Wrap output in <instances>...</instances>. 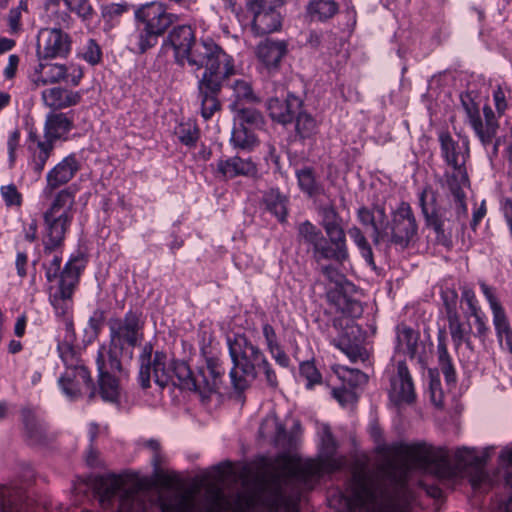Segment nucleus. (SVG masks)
I'll return each mask as SVG.
<instances>
[{"mask_svg": "<svg viewBox=\"0 0 512 512\" xmlns=\"http://www.w3.org/2000/svg\"><path fill=\"white\" fill-rule=\"evenodd\" d=\"M344 463V458L336 456V442L325 426L316 459L279 455L267 465L254 491L240 493L234 499H228L219 487L210 486L204 512H248L258 506L276 512L286 505L285 490L289 485L311 487L320 477L340 469ZM194 504L193 494L185 492L161 499L160 507L162 512H192Z\"/></svg>", "mask_w": 512, "mask_h": 512, "instance_id": "obj_1", "label": "nucleus"}, {"mask_svg": "<svg viewBox=\"0 0 512 512\" xmlns=\"http://www.w3.org/2000/svg\"><path fill=\"white\" fill-rule=\"evenodd\" d=\"M377 451L387 459L378 469L376 480L364 473L354 475L351 505L367 512H409L410 492L406 486L412 469H424L439 478H450L454 471L448 451L426 442L385 444L378 431L373 433Z\"/></svg>", "mask_w": 512, "mask_h": 512, "instance_id": "obj_2", "label": "nucleus"}, {"mask_svg": "<svg viewBox=\"0 0 512 512\" xmlns=\"http://www.w3.org/2000/svg\"><path fill=\"white\" fill-rule=\"evenodd\" d=\"M139 382L143 389L151 387V380L161 388L173 383L181 389L193 391L199 395L202 402L210 400L218 391L221 372L218 365L209 360L206 367L193 374L183 361H171L160 351L153 354L151 343L143 346L139 357Z\"/></svg>", "mask_w": 512, "mask_h": 512, "instance_id": "obj_3", "label": "nucleus"}, {"mask_svg": "<svg viewBox=\"0 0 512 512\" xmlns=\"http://www.w3.org/2000/svg\"><path fill=\"white\" fill-rule=\"evenodd\" d=\"M185 65L194 71L204 69L197 82L201 115L210 119L221 109L219 94L223 83L235 73L233 58L210 38L201 39L185 58Z\"/></svg>", "mask_w": 512, "mask_h": 512, "instance_id": "obj_4", "label": "nucleus"}, {"mask_svg": "<svg viewBox=\"0 0 512 512\" xmlns=\"http://www.w3.org/2000/svg\"><path fill=\"white\" fill-rule=\"evenodd\" d=\"M75 194L70 188L58 191L43 211L45 253L60 248L74 218Z\"/></svg>", "mask_w": 512, "mask_h": 512, "instance_id": "obj_5", "label": "nucleus"}, {"mask_svg": "<svg viewBox=\"0 0 512 512\" xmlns=\"http://www.w3.org/2000/svg\"><path fill=\"white\" fill-rule=\"evenodd\" d=\"M228 347L234 367L230 377L235 389L242 391L259 375V365L266 358L263 351L244 334L228 339Z\"/></svg>", "mask_w": 512, "mask_h": 512, "instance_id": "obj_6", "label": "nucleus"}, {"mask_svg": "<svg viewBox=\"0 0 512 512\" xmlns=\"http://www.w3.org/2000/svg\"><path fill=\"white\" fill-rule=\"evenodd\" d=\"M136 22V46L139 53L154 47L158 38L177 20L176 15L167 12L160 2H149L139 6L134 12Z\"/></svg>", "mask_w": 512, "mask_h": 512, "instance_id": "obj_7", "label": "nucleus"}, {"mask_svg": "<svg viewBox=\"0 0 512 512\" xmlns=\"http://www.w3.org/2000/svg\"><path fill=\"white\" fill-rule=\"evenodd\" d=\"M61 262V257L54 255L51 261L45 264V270L49 282L58 281L51 294V303L58 314L64 315L85 265L82 258L75 257L69 260L61 271Z\"/></svg>", "mask_w": 512, "mask_h": 512, "instance_id": "obj_8", "label": "nucleus"}, {"mask_svg": "<svg viewBox=\"0 0 512 512\" xmlns=\"http://www.w3.org/2000/svg\"><path fill=\"white\" fill-rule=\"evenodd\" d=\"M98 489L103 504L116 494H120L118 512H144L146 509V491L138 483H130L121 475L102 477Z\"/></svg>", "mask_w": 512, "mask_h": 512, "instance_id": "obj_9", "label": "nucleus"}, {"mask_svg": "<svg viewBox=\"0 0 512 512\" xmlns=\"http://www.w3.org/2000/svg\"><path fill=\"white\" fill-rule=\"evenodd\" d=\"M419 202L426 224L434 230L437 242L449 247L452 244V232L455 222L452 218V213L446 208L437 205L436 194L430 187L423 189Z\"/></svg>", "mask_w": 512, "mask_h": 512, "instance_id": "obj_10", "label": "nucleus"}, {"mask_svg": "<svg viewBox=\"0 0 512 512\" xmlns=\"http://www.w3.org/2000/svg\"><path fill=\"white\" fill-rule=\"evenodd\" d=\"M462 106L465 110L467 119L475 131L477 137L485 147L491 146L489 152L490 158L498 154L500 139L496 138L499 123L495 118V114L490 106L483 107L485 122L482 121L478 105L469 97L462 98Z\"/></svg>", "mask_w": 512, "mask_h": 512, "instance_id": "obj_11", "label": "nucleus"}, {"mask_svg": "<svg viewBox=\"0 0 512 512\" xmlns=\"http://www.w3.org/2000/svg\"><path fill=\"white\" fill-rule=\"evenodd\" d=\"M144 320L141 313L128 311L123 318L109 320L110 344L115 349L133 348L143 339Z\"/></svg>", "mask_w": 512, "mask_h": 512, "instance_id": "obj_12", "label": "nucleus"}, {"mask_svg": "<svg viewBox=\"0 0 512 512\" xmlns=\"http://www.w3.org/2000/svg\"><path fill=\"white\" fill-rule=\"evenodd\" d=\"M390 243L401 249H405L417 236L418 224L411 206L407 202H401L391 214Z\"/></svg>", "mask_w": 512, "mask_h": 512, "instance_id": "obj_13", "label": "nucleus"}, {"mask_svg": "<svg viewBox=\"0 0 512 512\" xmlns=\"http://www.w3.org/2000/svg\"><path fill=\"white\" fill-rule=\"evenodd\" d=\"M82 77V69L74 64L66 66L58 63H39L30 75V80L34 88L62 81L77 86Z\"/></svg>", "mask_w": 512, "mask_h": 512, "instance_id": "obj_14", "label": "nucleus"}, {"mask_svg": "<svg viewBox=\"0 0 512 512\" xmlns=\"http://www.w3.org/2000/svg\"><path fill=\"white\" fill-rule=\"evenodd\" d=\"M441 154L446 163L453 168V172L447 175L448 181L468 183L465 162L468 157V144L465 141L455 140L448 132L439 134Z\"/></svg>", "mask_w": 512, "mask_h": 512, "instance_id": "obj_15", "label": "nucleus"}, {"mask_svg": "<svg viewBox=\"0 0 512 512\" xmlns=\"http://www.w3.org/2000/svg\"><path fill=\"white\" fill-rule=\"evenodd\" d=\"M283 0H253L250 10L253 13L252 30L256 35H265L281 27V15L278 9Z\"/></svg>", "mask_w": 512, "mask_h": 512, "instance_id": "obj_16", "label": "nucleus"}, {"mask_svg": "<svg viewBox=\"0 0 512 512\" xmlns=\"http://www.w3.org/2000/svg\"><path fill=\"white\" fill-rule=\"evenodd\" d=\"M71 48V40L67 33L58 28H42L37 36V56L40 59H51L66 56Z\"/></svg>", "mask_w": 512, "mask_h": 512, "instance_id": "obj_17", "label": "nucleus"}, {"mask_svg": "<svg viewBox=\"0 0 512 512\" xmlns=\"http://www.w3.org/2000/svg\"><path fill=\"white\" fill-rule=\"evenodd\" d=\"M59 385L63 393L71 400L79 398L84 393H88L90 399L95 396V387L85 366L65 370L59 378Z\"/></svg>", "mask_w": 512, "mask_h": 512, "instance_id": "obj_18", "label": "nucleus"}, {"mask_svg": "<svg viewBox=\"0 0 512 512\" xmlns=\"http://www.w3.org/2000/svg\"><path fill=\"white\" fill-rule=\"evenodd\" d=\"M80 169V164L74 155H69L55 165L46 176V186L43 194L48 197L59 187L67 184Z\"/></svg>", "mask_w": 512, "mask_h": 512, "instance_id": "obj_19", "label": "nucleus"}, {"mask_svg": "<svg viewBox=\"0 0 512 512\" xmlns=\"http://www.w3.org/2000/svg\"><path fill=\"white\" fill-rule=\"evenodd\" d=\"M327 297L336 310L343 314V317L334 320L333 325L336 329H345L346 321H352L353 318H358L363 313L362 304L355 299H352L345 294L341 289H334L327 293Z\"/></svg>", "mask_w": 512, "mask_h": 512, "instance_id": "obj_20", "label": "nucleus"}, {"mask_svg": "<svg viewBox=\"0 0 512 512\" xmlns=\"http://www.w3.org/2000/svg\"><path fill=\"white\" fill-rule=\"evenodd\" d=\"M390 399L395 404H410L415 399V389L411 374L404 362H399L397 372L391 377Z\"/></svg>", "mask_w": 512, "mask_h": 512, "instance_id": "obj_21", "label": "nucleus"}, {"mask_svg": "<svg viewBox=\"0 0 512 512\" xmlns=\"http://www.w3.org/2000/svg\"><path fill=\"white\" fill-rule=\"evenodd\" d=\"M167 42L173 48L175 62L184 67L185 58L197 43L195 33L189 25L174 27L168 34Z\"/></svg>", "mask_w": 512, "mask_h": 512, "instance_id": "obj_22", "label": "nucleus"}, {"mask_svg": "<svg viewBox=\"0 0 512 512\" xmlns=\"http://www.w3.org/2000/svg\"><path fill=\"white\" fill-rule=\"evenodd\" d=\"M301 106V99L290 93H287L283 98L272 97L267 102V109L271 118L282 124L292 122Z\"/></svg>", "mask_w": 512, "mask_h": 512, "instance_id": "obj_23", "label": "nucleus"}, {"mask_svg": "<svg viewBox=\"0 0 512 512\" xmlns=\"http://www.w3.org/2000/svg\"><path fill=\"white\" fill-rule=\"evenodd\" d=\"M81 94L61 86L46 88L41 92V100L45 107L57 111L75 106L81 101Z\"/></svg>", "mask_w": 512, "mask_h": 512, "instance_id": "obj_24", "label": "nucleus"}, {"mask_svg": "<svg viewBox=\"0 0 512 512\" xmlns=\"http://www.w3.org/2000/svg\"><path fill=\"white\" fill-rule=\"evenodd\" d=\"M298 235L301 240L312 246L313 258L316 262L330 260L331 251L328 247V240L324 237L321 230L309 221H305L298 226Z\"/></svg>", "mask_w": 512, "mask_h": 512, "instance_id": "obj_25", "label": "nucleus"}, {"mask_svg": "<svg viewBox=\"0 0 512 512\" xmlns=\"http://www.w3.org/2000/svg\"><path fill=\"white\" fill-rule=\"evenodd\" d=\"M326 235L328 236V247L331 251L329 254L330 260L338 263H343L349 257L346 235L342 226V219L329 223L323 226Z\"/></svg>", "mask_w": 512, "mask_h": 512, "instance_id": "obj_26", "label": "nucleus"}, {"mask_svg": "<svg viewBox=\"0 0 512 512\" xmlns=\"http://www.w3.org/2000/svg\"><path fill=\"white\" fill-rule=\"evenodd\" d=\"M28 141V151L30 152L29 164L33 171L40 175L54 149V143L45 138L41 139L33 131H30Z\"/></svg>", "mask_w": 512, "mask_h": 512, "instance_id": "obj_27", "label": "nucleus"}, {"mask_svg": "<svg viewBox=\"0 0 512 512\" xmlns=\"http://www.w3.org/2000/svg\"><path fill=\"white\" fill-rule=\"evenodd\" d=\"M287 53V44L284 41L265 39L256 48L257 59L268 69H278L281 60Z\"/></svg>", "mask_w": 512, "mask_h": 512, "instance_id": "obj_28", "label": "nucleus"}, {"mask_svg": "<svg viewBox=\"0 0 512 512\" xmlns=\"http://www.w3.org/2000/svg\"><path fill=\"white\" fill-rule=\"evenodd\" d=\"M360 329L352 321H346L345 329L340 332V336L336 346L342 350L351 361H365L366 351L356 342V334Z\"/></svg>", "mask_w": 512, "mask_h": 512, "instance_id": "obj_29", "label": "nucleus"}, {"mask_svg": "<svg viewBox=\"0 0 512 512\" xmlns=\"http://www.w3.org/2000/svg\"><path fill=\"white\" fill-rule=\"evenodd\" d=\"M217 173L224 179L251 176L256 173V166L250 159L234 156L228 159H220L217 162Z\"/></svg>", "mask_w": 512, "mask_h": 512, "instance_id": "obj_30", "label": "nucleus"}, {"mask_svg": "<svg viewBox=\"0 0 512 512\" xmlns=\"http://www.w3.org/2000/svg\"><path fill=\"white\" fill-rule=\"evenodd\" d=\"M72 126L73 122L67 114L51 112L45 120L44 138L54 143L57 139L68 133Z\"/></svg>", "mask_w": 512, "mask_h": 512, "instance_id": "obj_31", "label": "nucleus"}, {"mask_svg": "<svg viewBox=\"0 0 512 512\" xmlns=\"http://www.w3.org/2000/svg\"><path fill=\"white\" fill-rule=\"evenodd\" d=\"M396 350L399 353L414 358L419 350V333L405 324L396 328Z\"/></svg>", "mask_w": 512, "mask_h": 512, "instance_id": "obj_32", "label": "nucleus"}, {"mask_svg": "<svg viewBox=\"0 0 512 512\" xmlns=\"http://www.w3.org/2000/svg\"><path fill=\"white\" fill-rule=\"evenodd\" d=\"M259 433L264 438H271L275 445L281 448L291 447V440L287 437L284 426L274 415H269L263 420Z\"/></svg>", "mask_w": 512, "mask_h": 512, "instance_id": "obj_33", "label": "nucleus"}, {"mask_svg": "<svg viewBox=\"0 0 512 512\" xmlns=\"http://www.w3.org/2000/svg\"><path fill=\"white\" fill-rule=\"evenodd\" d=\"M262 334L265 339L267 350L276 363L282 367H288L290 359L280 346L275 329L269 323H265L262 326Z\"/></svg>", "mask_w": 512, "mask_h": 512, "instance_id": "obj_34", "label": "nucleus"}, {"mask_svg": "<svg viewBox=\"0 0 512 512\" xmlns=\"http://www.w3.org/2000/svg\"><path fill=\"white\" fill-rule=\"evenodd\" d=\"M22 420L28 438L34 444H43L46 441V429L31 409L24 408L21 411Z\"/></svg>", "mask_w": 512, "mask_h": 512, "instance_id": "obj_35", "label": "nucleus"}, {"mask_svg": "<svg viewBox=\"0 0 512 512\" xmlns=\"http://www.w3.org/2000/svg\"><path fill=\"white\" fill-rule=\"evenodd\" d=\"M96 364L99 375H114V373L122 371L121 362L117 353L112 350V348H107L105 346L100 347L98 350Z\"/></svg>", "mask_w": 512, "mask_h": 512, "instance_id": "obj_36", "label": "nucleus"}, {"mask_svg": "<svg viewBox=\"0 0 512 512\" xmlns=\"http://www.w3.org/2000/svg\"><path fill=\"white\" fill-rule=\"evenodd\" d=\"M266 208L273 213L280 221H284L287 215V198L277 189H270L264 195Z\"/></svg>", "mask_w": 512, "mask_h": 512, "instance_id": "obj_37", "label": "nucleus"}, {"mask_svg": "<svg viewBox=\"0 0 512 512\" xmlns=\"http://www.w3.org/2000/svg\"><path fill=\"white\" fill-rule=\"evenodd\" d=\"M307 11L312 19L324 21L337 13L338 5L333 0H312Z\"/></svg>", "mask_w": 512, "mask_h": 512, "instance_id": "obj_38", "label": "nucleus"}, {"mask_svg": "<svg viewBox=\"0 0 512 512\" xmlns=\"http://www.w3.org/2000/svg\"><path fill=\"white\" fill-rule=\"evenodd\" d=\"M99 388L101 398L106 402L116 403L120 397V385L114 375H99Z\"/></svg>", "mask_w": 512, "mask_h": 512, "instance_id": "obj_39", "label": "nucleus"}, {"mask_svg": "<svg viewBox=\"0 0 512 512\" xmlns=\"http://www.w3.org/2000/svg\"><path fill=\"white\" fill-rule=\"evenodd\" d=\"M348 235L353 240L355 245L358 247L362 257L365 259L367 264L375 268V262L371 245L369 244L366 236L361 231V229L357 226H352L348 230Z\"/></svg>", "mask_w": 512, "mask_h": 512, "instance_id": "obj_40", "label": "nucleus"}, {"mask_svg": "<svg viewBox=\"0 0 512 512\" xmlns=\"http://www.w3.org/2000/svg\"><path fill=\"white\" fill-rule=\"evenodd\" d=\"M357 217L361 224L367 226L370 225L373 228V243L375 245L380 244L382 240L386 236H388V233L385 231H382V229L379 227V225L376 223V217L374 215V212L367 207H361L357 211Z\"/></svg>", "mask_w": 512, "mask_h": 512, "instance_id": "obj_41", "label": "nucleus"}, {"mask_svg": "<svg viewBox=\"0 0 512 512\" xmlns=\"http://www.w3.org/2000/svg\"><path fill=\"white\" fill-rule=\"evenodd\" d=\"M231 142L235 147L250 149L257 144V138L245 125L239 124L232 130Z\"/></svg>", "mask_w": 512, "mask_h": 512, "instance_id": "obj_42", "label": "nucleus"}, {"mask_svg": "<svg viewBox=\"0 0 512 512\" xmlns=\"http://www.w3.org/2000/svg\"><path fill=\"white\" fill-rule=\"evenodd\" d=\"M317 128L318 123L312 115L306 112H300V110L298 111L296 114L295 129L301 138H310L316 134Z\"/></svg>", "mask_w": 512, "mask_h": 512, "instance_id": "obj_43", "label": "nucleus"}, {"mask_svg": "<svg viewBox=\"0 0 512 512\" xmlns=\"http://www.w3.org/2000/svg\"><path fill=\"white\" fill-rule=\"evenodd\" d=\"M448 326L451 334L452 341L456 348H458L463 342L470 347L471 342L469 340L470 330L465 329L462 322L460 321V316H452L448 317Z\"/></svg>", "mask_w": 512, "mask_h": 512, "instance_id": "obj_44", "label": "nucleus"}, {"mask_svg": "<svg viewBox=\"0 0 512 512\" xmlns=\"http://www.w3.org/2000/svg\"><path fill=\"white\" fill-rule=\"evenodd\" d=\"M59 355L65 365V370L84 367L82 360L79 358L75 348L68 342L58 345Z\"/></svg>", "mask_w": 512, "mask_h": 512, "instance_id": "obj_45", "label": "nucleus"}, {"mask_svg": "<svg viewBox=\"0 0 512 512\" xmlns=\"http://www.w3.org/2000/svg\"><path fill=\"white\" fill-rule=\"evenodd\" d=\"M455 459L459 468L468 466H484L486 458L475 454L474 450L468 448H459L455 452Z\"/></svg>", "mask_w": 512, "mask_h": 512, "instance_id": "obj_46", "label": "nucleus"}, {"mask_svg": "<svg viewBox=\"0 0 512 512\" xmlns=\"http://www.w3.org/2000/svg\"><path fill=\"white\" fill-rule=\"evenodd\" d=\"M175 135L184 145L194 146L199 138V130L192 122L180 123L175 128Z\"/></svg>", "mask_w": 512, "mask_h": 512, "instance_id": "obj_47", "label": "nucleus"}, {"mask_svg": "<svg viewBox=\"0 0 512 512\" xmlns=\"http://www.w3.org/2000/svg\"><path fill=\"white\" fill-rule=\"evenodd\" d=\"M447 184L455 199L456 220L460 222L467 216V207L464 203V193L462 191V187L467 183L448 181Z\"/></svg>", "mask_w": 512, "mask_h": 512, "instance_id": "obj_48", "label": "nucleus"}, {"mask_svg": "<svg viewBox=\"0 0 512 512\" xmlns=\"http://www.w3.org/2000/svg\"><path fill=\"white\" fill-rule=\"evenodd\" d=\"M437 350H438L439 365H440L441 371L443 372V374L445 376L446 381L448 383L455 381V370L452 365L450 356L448 354L446 345L444 343H439Z\"/></svg>", "mask_w": 512, "mask_h": 512, "instance_id": "obj_49", "label": "nucleus"}, {"mask_svg": "<svg viewBox=\"0 0 512 512\" xmlns=\"http://www.w3.org/2000/svg\"><path fill=\"white\" fill-rule=\"evenodd\" d=\"M237 118L239 120V124L242 125L247 124L255 128H262L264 125V118L262 114L252 108L238 109Z\"/></svg>", "mask_w": 512, "mask_h": 512, "instance_id": "obj_50", "label": "nucleus"}, {"mask_svg": "<svg viewBox=\"0 0 512 512\" xmlns=\"http://www.w3.org/2000/svg\"><path fill=\"white\" fill-rule=\"evenodd\" d=\"M300 377L306 381V387L311 389L314 385L320 384L322 377L314 362L305 361L300 364Z\"/></svg>", "mask_w": 512, "mask_h": 512, "instance_id": "obj_51", "label": "nucleus"}, {"mask_svg": "<svg viewBox=\"0 0 512 512\" xmlns=\"http://www.w3.org/2000/svg\"><path fill=\"white\" fill-rule=\"evenodd\" d=\"M297 178L299 186L304 192L308 193L309 195H313L317 192L318 186L313 170L311 168H303L298 170Z\"/></svg>", "mask_w": 512, "mask_h": 512, "instance_id": "obj_52", "label": "nucleus"}, {"mask_svg": "<svg viewBox=\"0 0 512 512\" xmlns=\"http://www.w3.org/2000/svg\"><path fill=\"white\" fill-rule=\"evenodd\" d=\"M232 89L234 91V95L238 100H245L247 102H257L258 98L255 96L251 83L239 79L234 81L232 85Z\"/></svg>", "mask_w": 512, "mask_h": 512, "instance_id": "obj_53", "label": "nucleus"}, {"mask_svg": "<svg viewBox=\"0 0 512 512\" xmlns=\"http://www.w3.org/2000/svg\"><path fill=\"white\" fill-rule=\"evenodd\" d=\"M340 378L343 381V385L347 386L352 390L357 386L365 384L368 380L366 374H364L360 370L348 368L343 369Z\"/></svg>", "mask_w": 512, "mask_h": 512, "instance_id": "obj_54", "label": "nucleus"}, {"mask_svg": "<svg viewBox=\"0 0 512 512\" xmlns=\"http://www.w3.org/2000/svg\"><path fill=\"white\" fill-rule=\"evenodd\" d=\"M66 6L84 20L91 18L93 14V8L88 0H66Z\"/></svg>", "mask_w": 512, "mask_h": 512, "instance_id": "obj_55", "label": "nucleus"}, {"mask_svg": "<svg viewBox=\"0 0 512 512\" xmlns=\"http://www.w3.org/2000/svg\"><path fill=\"white\" fill-rule=\"evenodd\" d=\"M492 311L493 325L496 331V335L512 329L506 312L502 306H499Z\"/></svg>", "mask_w": 512, "mask_h": 512, "instance_id": "obj_56", "label": "nucleus"}, {"mask_svg": "<svg viewBox=\"0 0 512 512\" xmlns=\"http://www.w3.org/2000/svg\"><path fill=\"white\" fill-rule=\"evenodd\" d=\"M0 192L7 206L21 205L22 195L14 184L2 186Z\"/></svg>", "mask_w": 512, "mask_h": 512, "instance_id": "obj_57", "label": "nucleus"}, {"mask_svg": "<svg viewBox=\"0 0 512 512\" xmlns=\"http://www.w3.org/2000/svg\"><path fill=\"white\" fill-rule=\"evenodd\" d=\"M442 299L448 317L459 315L457 312L458 294L453 289H446L442 292Z\"/></svg>", "mask_w": 512, "mask_h": 512, "instance_id": "obj_58", "label": "nucleus"}, {"mask_svg": "<svg viewBox=\"0 0 512 512\" xmlns=\"http://www.w3.org/2000/svg\"><path fill=\"white\" fill-rule=\"evenodd\" d=\"M101 55V49L95 40H88L83 51V58L91 65H95L101 60Z\"/></svg>", "mask_w": 512, "mask_h": 512, "instance_id": "obj_59", "label": "nucleus"}, {"mask_svg": "<svg viewBox=\"0 0 512 512\" xmlns=\"http://www.w3.org/2000/svg\"><path fill=\"white\" fill-rule=\"evenodd\" d=\"M260 373H263L265 381L270 388L276 389L278 387V377L267 357L264 359V363L259 365Z\"/></svg>", "mask_w": 512, "mask_h": 512, "instance_id": "obj_60", "label": "nucleus"}, {"mask_svg": "<svg viewBox=\"0 0 512 512\" xmlns=\"http://www.w3.org/2000/svg\"><path fill=\"white\" fill-rule=\"evenodd\" d=\"M144 446L149 448L153 452L152 464L155 470H159L161 464L164 462V455L161 452V446L159 441L150 439L144 442Z\"/></svg>", "mask_w": 512, "mask_h": 512, "instance_id": "obj_61", "label": "nucleus"}, {"mask_svg": "<svg viewBox=\"0 0 512 512\" xmlns=\"http://www.w3.org/2000/svg\"><path fill=\"white\" fill-rule=\"evenodd\" d=\"M319 215L321 217V225L322 227L329 224L334 223L340 219V215L336 211L335 207L331 204L323 205L319 208Z\"/></svg>", "mask_w": 512, "mask_h": 512, "instance_id": "obj_62", "label": "nucleus"}, {"mask_svg": "<svg viewBox=\"0 0 512 512\" xmlns=\"http://www.w3.org/2000/svg\"><path fill=\"white\" fill-rule=\"evenodd\" d=\"M332 395L341 405H346L356 400L355 392L345 385L340 388H334Z\"/></svg>", "mask_w": 512, "mask_h": 512, "instance_id": "obj_63", "label": "nucleus"}, {"mask_svg": "<svg viewBox=\"0 0 512 512\" xmlns=\"http://www.w3.org/2000/svg\"><path fill=\"white\" fill-rule=\"evenodd\" d=\"M500 462L507 470V482L512 485V446L502 450Z\"/></svg>", "mask_w": 512, "mask_h": 512, "instance_id": "obj_64", "label": "nucleus"}]
</instances>
